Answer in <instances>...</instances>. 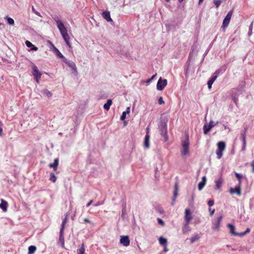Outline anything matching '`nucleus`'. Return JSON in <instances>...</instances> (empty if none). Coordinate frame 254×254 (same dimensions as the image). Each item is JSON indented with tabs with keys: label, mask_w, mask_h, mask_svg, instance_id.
I'll use <instances>...</instances> for the list:
<instances>
[{
	"label": "nucleus",
	"mask_w": 254,
	"mask_h": 254,
	"mask_svg": "<svg viewBox=\"0 0 254 254\" xmlns=\"http://www.w3.org/2000/svg\"><path fill=\"white\" fill-rule=\"evenodd\" d=\"M149 135L146 134L144 138V146L146 148H148L149 147Z\"/></svg>",
	"instance_id": "nucleus-23"
},
{
	"label": "nucleus",
	"mask_w": 254,
	"mask_h": 254,
	"mask_svg": "<svg viewBox=\"0 0 254 254\" xmlns=\"http://www.w3.org/2000/svg\"><path fill=\"white\" fill-rule=\"evenodd\" d=\"M178 185L176 183L175 185V190L174 191V195H173V199L172 202V204L173 205L175 200V199L177 197L178 195Z\"/></svg>",
	"instance_id": "nucleus-22"
},
{
	"label": "nucleus",
	"mask_w": 254,
	"mask_h": 254,
	"mask_svg": "<svg viewBox=\"0 0 254 254\" xmlns=\"http://www.w3.org/2000/svg\"><path fill=\"white\" fill-rule=\"evenodd\" d=\"M166 134H167V131L166 130H165V141H167L168 140V137L167 136H166Z\"/></svg>",
	"instance_id": "nucleus-54"
},
{
	"label": "nucleus",
	"mask_w": 254,
	"mask_h": 254,
	"mask_svg": "<svg viewBox=\"0 0 254 254\" xmlns=\"http://www.w3.org/2000/svg\"><path fill=\"white\" fill-rule=\"evenodd\" d=\"M112 104V101L111 99H108L106 104L104 105V108L105 110L108 111L110 109V106Z\"/></svg>",
	"instance_id": "nucleus-25"
},
{
	"label": "nucleus",
	"mask_w": 254,
	"mask_h": 254,
	"mask_svg": "<svg viewBox=\"0 0 254 254\" xmlns=\"http://www.w3.org/2000/svg\"><path fill=\"white\" fill-rule=\"evenodd\" d=\"M192 219V216L190 209L188 208L186 209L184 215V222L190 223Z\"/></svg>",
	"instance_id": "nucleus-7"
},
{
	"label": "nucleus",
	"mask_w": 254,
	"mask_h": 254,
	"mask_svg": "<svg viewBox=\"0 0 254 254\" xmlns=\"http://www.w3.org/2000/svg\"><path fill=\"white\" fill-rule=\"evenodd\" d=\"M158 210L161 214H162L164 212V210L161 207H159Z\"/></svg>",
	"instance_id": "nucleus-47"
},
{
	"label": "nucleus",
	"mask_w": 254,
	"mask_h": 254,
	"mask_svg": "<svg viewBox=\"0 0 254 254\" xmlns=\"http://www.w3.org/2000/svg\"><path fill=\"white\" fill-rule=\"evenodd\" d=\"M179 1L180 2H182V1H183V0H179Z\"/></svg>",
	"instance_id": "nucleus-62"
},
{
	"label": "nucleus",
	"mask_w": 254,
	"mask_h": 254,
	"mask_svg": "<svg viewBox=\"0 0 254 254\" xmlns=\"http://www.w3.org/2000/svg\"><path fill=\"white\" fill-rule=\"evenodd\" d=\"M67 215L64 217V218L63 219L62 225H61V228L60 230H64L65 225L67 222Z\"/></svg>",
	"instance_id": "nucleus-33"
},
{
	"label": "nucleus",
	"mask_w": 254,
	"mask_h": 254,
	"mask_svg": "<svg viewBox=\"0 0 254 254\" xmlns=\"http://www.w3.org/2000/svg\"><path fill=\"white\" fill-rule=\"evenodd\" d=\"M203 0H199V4L201 3Z\"/></svg>",
	"instance_id": "nucleus-58"
},
{
	"label": "nucleus",
	"mask_w": 254,
	"mask_h": 254,
	"mask_svg": "<svg viewBox=\"0 0 254 254\" xmlns=\"http://www.w3.org/2000/svg\"><path fill=\"white\" fill-rule=\"evenodd\" d=\"M158 222L159 224L161 225L162 226H164L165 223L160 218H157Z\"/></svg>",
	"instance_id": "nucleus-40"
},
{
	"label": "nucleus",
	"mask_w": 254,
	"mask_h": 254,
	"mask_svg": "<svg viewBox=\"0 0 254 254\" xmlns=\"http://www.w3.org/2000/svg\"><path fill=\"white\" fill-rule=\"evenodd\" d=\"M36 251V247L34 246H30L28 248V254H33Z\"/></svg>",
	"instance_id": "nucleus-28"
},
{
	"label": "nucleus",
	"mask_w": 254,
	"mask_h": 254,
	"mask_svg": "<svg viewBox=\"0 0 254 254\" xmlns=\"http://www.w3.org/2000/svg\"><path fill=\"white\" fill-rule=\"evenodd\" d=\"M235 175L236 178L239 181V184H238L240 185H241V184H242L241 179L243 178L242 175H240V174H239V173H238L237 172L235 173Z\"/></svg>",
	"instance_id": "nucleus-31"
},
{
	"label": "nucleus",
	"mask_w": 254,
	"mask_h": 254,
	"mask_svg": "<svg viewBox=\"0 0 254 254\" xmlns=\"http://www.w3.org/2000/svg\"><path fill=\"white\" fill-rule=\"evenodd\" d=\"M217 147L216 153L217 159H220L223 155V151L226 148V144L224 141H219L217 143Z\"/></svg>",
	"instance_id": "nucleus-2"
},
{
	"label": "nucleus",
	"mask_w": 254,
	"mask_h": 254,
	"mask_svg": "<svg viewBox=\"0 0 254 254\" xmlns=\"http://www.w3.org/2000/svg\"><path fill=\"white\" fill-rule=\"evenodd\" d=\"M85 248L84 243H82L80 249L77 250V254H84Z\"/></svg>",
	"instance_id": "nucleus-30"
},
{
	"label": "nucleus",
	"mask_w": 254,
	"mask_h": 254,
	"mask_svg": "<svg viewBox=\"0 0 254 254\" xmlns=\"http://www.w3.org/2000/svg\"><path fill=\"white\" fill-rule=\"evenodd\" d=\"M156 74L153 75L152 76V77L150 78V79H151V80H152L154 77L155 76H156Z\"/></svg>",
	"instance_id": "nucleus-57"
},
{
	"label": "nucleus",
	"mask_w": 254,
	"mask_h": 254,
	"mask_svg": "<svg viewBox=\"0 0 254 254\" xmlns=\"http://www.w3.org/2000/svg\"><path fill=\"white\" fill-rule=\"evenodd\" d=\"M199 239V237L198 235H193L190 239V243H193L194 242L197 241Z\"/></svg>",
	"instance_id": "nucleus-29"
},
{
	"label": "nucleus",
	"mask_w": 254,
	"mask_h": 254,
	"mask_svg": "<svg viewBox=\"0 0 254 254\" xmlns=\"http://www.w3.org/2000/svg\"><path fill=\"white\" fill-rule=\"evenodd\" d=\"M43 93L48 97H51L52 96V93L47 89L44 90Z\"/></svg>",
	"instance_id": "nucleus-34"
},
{
	"label": "nucleus",
	"mask_w": 254,
	"mask_h": 254,
	"mask_svg": "<svg viewBox=\"0 0 254 254\" xmlns=\"http://www.w3.org/2000/svg\"><path fill=\"white\" fill-rule=\"evenodd\" d=\"M251 165H252V172L253 173H254V161H253L252 163H251Z\"/></svg>",
	"instance_id": "nucleus-46"
},
{
	"label": "nucleus",
	"mask_w": 254,
	"mask_h": 254,
	"mask_svg": "<svg viewBox=\"0 0 254 254\" xmlns=\"http://www.w3.org/2000/svg\"><path fill=\"white\" fill-rule=\"evenodd\" d=\"M64 63H66L67 65L70 67L74 72L77 73V69L75 63L71 61H67L65 58L63 61Z\"/></svg>",
	"instance_id": "nucleus-8"
},
{
	"label": "nucleus",
	"mask_w": 254,
	"mask_h": 254,
	"mask_svg": "<svg viewBox=\"0 0 254 254\" xmlns=\"http://www.w3.org/2000/svg\"><path fill=\"white\" fill-rule=\"evenodd\" d=\"M216 79L217 75H212L211 78L208 80L207 82V85L209 89L211 88L212 84Z\"/></svg>",
	"instance_id": "nucleus-21"
},
{
	"label": "nucleus",
	"mask_w": 254,
	"mask_h": 254,
	"mask_svg": "<svg viewBox=\"0 0 254 254\" xmlns=\"http://www.w3.org/2000/svg\"><path fill=\"white\" fill-rule=\"evenodd\" d=\"M223 216L222 215H220L219 217L217 218V219L215 220L213 224L214 226V229L215 230H219V227L220 225L221 222L222 220Z\"/></svg>",
	"instance_id": "nucleus-11"
},
{
	"label": "nucleus",
	"mask_w": 254,
	"mask_h": 254,
	"mask_svg": "<svg viewBox=\"0 0 254 254\" xmlns=\"http://www.w3.org/2000/svg\"><path fill=\"white\" fill-rule=\"evenodd\" d=\"M227 227L230 229V233L232 235H235V236H240V233H236L235 231V227L234 225H233L232 224H228Z\"/></svg>",
	"instance_id": "nucleus-17"
},
{
	"label": "nucleus",
	"mask_w": 254,
	"mask_h": 254,
	"mask_svg": "<svg viewBox=\"0 0 254 254\" xmlns=\"http://www.w3.org/2000/svg\"><path fill=\"white\" fill-rule=\"evenodd\" d=\"M209 210L210 212V215L212 216L214 214V213L215 212V209H213L212 210H211V208H209Z\"/></svg>",
	"instance_id": "nucleus-48"
},
{
	"label": "nucleus",
	"mask_w": 254,
	"mask_h": 254,
	"mask_svg": "<svg viewBox=\"0 0 254 254\" xmlns=\"http://www.w3.org/2000/svg\"><path fill=\"white\" fill-rule=\"evenodd\" d=\"M7 21L8 23L10 25H13L14 23V21L12 18H10V17L7 18Z\"/></svg>",
	"instance_id": "nucleus-36"
},
{
	"label": "nucleus",
	"mask_w": 254,
	"mask_h": 254,
	"mask_svg": "<svg viewBox=\"0 0 254 254\" xmlns=\"http://www.w3.org/2000/svg\"><path fill=\"white\" fill-rule=\"evenodd\" d=\"M126 113H127V114H129V112H130V107H127V110L126 111H125Z\"/></svg>",
	"instance_id": "nucleus-51"
},
{
	"label": "nucleus",
	"mask_w": 254,
	"mask_h": 254,
	"mask_svg": "<svg viewBox=\"0 0 254 254\" xmlns=\"http://www.w3.org/2000/svg\"><path fill=\"white\" fill-rule=\"evenodd\" d=\"M164 251H165V252L167 251V248H166V247H164Z\"/></svg>",
	"instance_id": "nucleus-61"
},
{
	"label": "nucleus",
	"mask_w": 254,
	"mask_h": 254,
	"mask_svg": "<svg viewBox=\"0 0 254 254\" xmlns=\"http://www.w3.org/2000/svg\"><path fill=\"white\" fill-rule=\"evenodd\" d=\"M32 74L34 76V77L37 83H39L40 80L41 79L42 73L39 70L38 67L35 65H34L32 67Z\"/></svg>",
	"instance_id": "nucleus-4"
},
{
	"label": "nucleus",
	"mask_w": 254,
	"mask_h": 254,
	"mask_svg": "<svg viewBox=\"0 0 254 254\" xmlns=\"http://www.w3.org/2000/svg\"><path fill=\"white\" fill-rule=\"evenodd\" d=\"M64 231L63 230H60V236L59 238V243H61V246L63 248L64 247Z\"/></svg>",
	"instance_id": "nucleus-13"
},
{
	"label": "nucleus",
	"mask_w": 254,
	"mask_h": 254,
	"mask_svg": "<svg viewBox=\"0 0 254 254\" xmlns=\"http://www.w3.org/2000/svg\"><path fill=\"white\" fill-rule=\"evenodd\" d=\"M48 43H49L50 46H52L53 48L55 47L54 45L50 41H48Z\"/></svg>",
	"instance_id": "nucleus-52"
},
{
	"label": "nucleus",
	"mask_w": 254,
	"mask_h": 254,
	"mask_svg": "<svg viewBox=\"0 0 254 254\" xmlns=\"http://www.w3.org/2000/svg\"><path fill=\"white\" fill-rule=\"evenodd\" d=\"M234 90H235V89H232V92H234Z\"/></svg>",
	"instance_id": "nucleus-63"
},
{
	"label": "nucleus",
	"mask_w": 254,
	"mask_h": 254,
	"mask_svg": "<svg viewBox=\"0 0 254 254\" xmlns=\"http://www.w3.org/2000/svg\"><path fill=\"white\" fill-rule=\"evenodd\" d=\"M221 70L218 69L215 71V72L213 73V75H217V77L218 76V75L220 73Z\"/></svg>",
	"instance_id": "nucleus-43"
},
{
	"label": "nucleus",
	"mask_w": 254,
	"mask_h": 254,
	"mask_svg": "<svg viewBox=\"0 0 254 254\" xmlns=\"http://www.w3.org/2000/svg\"><path fill=\"white\" fill-rule=\"evenodd\" d=\"M54 50L55 51L57 56L60 58L63 59V60L65 58L56 47H54Z\"/></svg>",
	"instance_id": "nucleus-26"
},
{
	"label": "nucleus",
	"mask_w": 254,
	"mask_h": 254,
	"mask_svg": "<svg viewBox=\"0 0 254 254\" xmlns=\"http://www.w3.org/2000/svg\"><path fill=\"white\" fill-rule=\"evenodd\" d=\"M233 12V10H230V11L228 12L227 15L224 18L223 21L222 25V28L225 29L228 26L229 23L230 21L231 18L232 17Z\"/></svg>",
	"instance_id": "nucleus-5"
},
{
	"label": "nucleus",
	"mask_w": 254,
	"mask_h": 254,
	"mask_svg": "<svg viewBox=\"0 0 254 254\" xmlns=\"http://www.w3.org/2000/svg\"><path fill=\"white\" fill-rule=\"evenodd\" d=\"M8 203L6 201L3 199H1V203H0V208L4 211L6 212L7 210Z\"/></svg>",
	"instance_id": "nucleus-16"
},
{
	"label": "nucleus",
	"mask_w": 254,
	"mask_h": 254,
	"mask_svg": "<svg viewBox=\"0 0 254 254\" xmlns=\"http://www.w3.org/2000/svg\"><path fill=\"white\" fill-rule=\"evenodd\" d=\"M31 50L36 51L38 50V48L34 45L31 48Z\"/></svg>",
	"instance_id": "nucleus-45"
},
{
	"label": "nucleus",
	"mask_w": 254,
	"mask_h": 254,
	"mask_svg": "<svg viewBox=\"0 0 254 254\" xmlns=\"http://www.w3.org/2000/svg\"><path fill=\"white\" fill-rule=\"evenodd\" d=\"M120 242L124 246H128L129 245L130 241L128 236H122L120 239Z\"/></svg>",
	"instance_id": "nucleus-12"
},
{
	"label": "nucleus",
	"mask_w": 254,
	"mask_h": 254,
	"mask_svg": "<svg viewBox=\"0 0 254 254\" xmlns=\"http://www.w3.org/2000/svg\"><path fill=\"white\" fill-rule=\"evenodd\" d=\"M158 103L160 104V105H162V104H164V101H163V98L162 97H160L159 99H158Z\"/></svg>",
	"instance_id": "nucleus-41"
},
{
	"label": "nucleus",
	"mask_w": 254,
	"mask_h": 254,
	"mask_svg": "<svg viewBox=\"0 0 254 254\" xmlns=\"http://www.w3.org/2000/svg\"><path fill=\"white\" fill-rule=\"evenodd\" d=\"M54 20L56 21L58 28H59L64 41L69 48H71V44L69 42L70 37L67 33V31L64 23L60 19L58 16L53 17Z\"/></svg>",
	"instance_id": "nucleus-1"
},
{
	"label": "nucleus",
	"mask_w": 254,
	"mask_h": 254,
	"mask_svg": "<svg viewBox=\"0 0 254 254\" xmlns=\"http://www.w3.org/2000/svg\"><path fill=\"white\" fill-rule=\"evenodd\" d=\"M206 182V177L205 176L203 177L202 178V181L198 184V189L199 190H201L204 187Z\"/></svg>",
	"instance_id": "nucleus-19"
},
{
	"label": "nucleus",
	"mask_w": 254,
	"mask_h": 254,
	"mask_svg": "<svg viewBox=\"0 0 254 254\" xmlns=\"http://www.w3.org/2000/svg\"><path fill=\"white\" fill-rule=\"evenodd\" d=\"M103 17L106 19L108 22L113 21L110 16V13L109 11H103L102 14Z\"/></svg>",
	"instance_id": "nucleus-15"
},
{
	"label": "nucleus",
	"mask_w": 254,
	"mask_h": 254,
	"mask_svg": "<svg viewBox=\"0 0 254 254\" xmlns=\"http://www.w3.org/2000/svg\"><path fill=\"white\" fill-rule=\"evenodd\" d=\"M146 134H148V132H149V127H147L146 129Z\"/></svg>",
	"instance_id": "nucleus-55"
},
{
	"label": "nucleus",
	"mask_w": 254,
	"mask_h": 254,
	"mask_svg": "<svg viewBox=\"0 0 254 254\" xmlns=\"http://www.w3.org/2000/svg\"><path fill=\"white\" fill-rule=\"evenodd\" d=\"M102 204V203H101L100 202H97V203L95 204H94V206H99V205H101V204Z\"/></svg>",
	"instance_id": "nucleus-53"
},
{
	"label": "nucleus",
	"mask_w": 254,
	"mask_h": 254,
	"mask_svg": "<svg viewBox=\"0 0 254 254\" xmlns=\"http://www.w3.org/2000/svg\"><path fill=\"white\" fill-rule=\"evenodd\" d=\"M83 221L84 222H86V223H90V221L89 220V219L87 218H84Z\"/></svg>",
	"instance_id": "nucleus-49"
},
{
	"label": "nucleus",
	"mask_w": 254,
	"mask_h": 254,
	"mask_svg": "<svg viewBox=\"0 0 254 254\" xmlns=\"http://www.w3.org/2000/svg\"><path fill=\"white\" fill-rule=\"evenodd\" d=\"M167 84V80L165 79H162V78L160 77L157 83V89L160 91L163 90Z\"/></svg>",
	"instance_id": "nucleus-6"
},
{
	"label": "nucleus",
	"mask_w": 254,
	"mask_h": 254,
	"mask_svg": "<svg viewBox=\"0 0 254 254\" xmlns=\"http://www.w3.org/2000/svg\"><path fill=\"white\" fill-rule=\"evenodd\" d=\"M252 24L250 26V30H252Z\"/></svg>",
	"instance_id": "nucleus-59"
},
{
	"label": "nucleus",
	"mask_w": 254,
	"mask_h": 254,
	"mask_svg": "<svg viewBox=\"0 0 254 254\" xmlns=\"http://www.w3.org/2000/svg\"><path fill=\"white\" fill-rule=\"evenodd\" d=\"M58 165H59V159L56 158L54 160V161L53 163H51L49 165V166L50 168H53L54 171H56Z\"/></svg>",
	"instance_id": "nucleus-18"
},
{
	"label": "nucleus",
	"mask_w": 254,
	"mask_h": 254,
	"mask_svg": "<svg viewBox=\"0 0 254 254\" xmlns=\"http://www.w3.org/2000/svg\"><path fill=\"white\" fill-rule=\"evenodd\" d=\"M223 183V180L222 178H219L218 180L215 181V189L218 190L219 189Z\"/></svg>",
	"instance_id": "nucleus-24"
},
{
	"label": "nucleus",
	"mask_w": 254,
	"mask_h": 254,
	"mask_svg": "<svg viewBox=\"0 0 254 254\" xmlns=\"http://www.w3.org/2000/svg\"><path fill=\"white\" fill-rule=\"evenodd\" d=\"M189 224L190 223L184 222L182 227V232L184 234H186L190 231V228L189 226Z\"/></svg>",
	"instance_id": "nucleus-14"
},
{
	"label": "nucleus",
	"mask_w": 254,
	"mask_h": 254,
	"mask_svg": "<svg viewBox=\"0 0 254 254\" xmlns=\"http://www.w3.org/2000/svg\"><path fill=\"white\" fill-rule=\"evenodd\" d=\"M49 180L53 183H55L57 181V177L54 173H51Z\"/></svg>",
	"instance_id": "nucleus-32"
},
{
	"label": "nucleus",
	"mask_w": 254,
	"mask_h": 254,
	"mask_svg": "<svg viewBox=\"0 0 254 254\" xmlns=\"http://www.w3.org/2000/svg\"><path fill=\"white\" fill-rule=\"evenodd\" d=\"M250 232V229L248 228L245 232L240 233V236H243L247 234V233H249Z\"/></svg>",
	"instance_id": "nucleus-38"
},
{
	"label": "nucleus",
	"mask_w": 254,
	"mask_h": 254,
	"mask_svg": "<svg viewBox=\"0 0 254 254\" xmlns=\"http://www.w3.org/2000/svg\"><path fill=\"white\" fill-rule=\"evenodd\" d=\"M247 128L246 127L245 128V130H244V133H242L241 134V136L242 137V140H243V150H244L245 147H246V132L247 131Z\"/></svg>",
	"instance_id": "nucleus-20"
},
{
	"label": "nucleus",
	"mask_w": 254,
	"mask_h": 254,
	"mask_svg": "<svg viewBox=\"0 0 254 254\" xmlns=\"http://www.w3.org/2000/svg\"><path fill=\"white\" fill-rule=\"evenodd\" d=\"M93 200H90L86 205V207H89L91 204L93 202Z\"/></svg>",
	"instance_id": "nucleus-50"
},
{
	"label": "nucleus",
	"mask_w": 254,
	"mask_h": 254,
	"mask_svg": "<svg viewBox=\"0 0 254 254\" xmlns=\"http://www.w3.org/2000/svg\"><path fill=\"white\" fill-rule=\"evenodd\" d=\"M222 2V1L221 0H214L213 1L214 4L216 5V8H218L220 6Z\"/></svg>",
	"instance_id": "nucleus-35"
},
{
	"label": "nucleus",
	"mask_w": 254,
	"mask_h": 254,
	"mask_svg": "<svg viewBox=\"0 0 254 254\" xmlns=\"http://www.w3.org/2000/svg\"><path fill=\"white\" fill-rule=\"evenodd\" d=\"M32 10L37 15H38L39 16L40 15V13L38 12V11H37L35 8H34V7L33 6L32 7Z\"/></svg>",
	"instance_id": "nucleus-44"
},
{
	"label": "nucleus",
	"mask_w": 254,
	"mask_h": 254,
	"mask_svg": "<svg viewBox=\"0 0 254 254\" xmlns=\"http://www.w3.org/2000/svg\"><path fill=\"white\" fill-rule=\"evenodd\" d=\"M214 202L213 200H209L208 202H207V204L210 207V206H212V205H214Z\"/></svg>",
	"instance_id": "nucleus-42"
},
{
	"label": "nucleus",
	"mask_w": 254,
	"mask_h": 254,
	"mask_svg": "<svg viewBox=\"0 0 254 254\" xmlns=\"http://www.w3.org/2000/svg\"><path fill=\"white\" fill-rule=\"evenodd\" d=\"M182 148L181 150V154L182 156H186L189 154V145L190 142L188 138L182 141Z\"/></svg>",
	"instance_id": "nucleus-3"
},
{
	"label": "nucleus",
	"mask_w": 254,
	"mask_h": 254,
	"mask_svg": "<svg viewBox=\"0 0 254 254\" xmlns=\"http://www.w3.org/2000/svg\"><path fill=\"white\" fill-rule=\"evenodd\" d=\"M241 185L238 184V186L235 188H231L230 189V192L231 194L236 193L238 195H241Z\"/></svg>",
	"instance_id": "nucleus-10"
},
{
	"label": "nucleus",
	"mask_w": 254,
	"mask_h": 254,
	"mask_svg": "<svg viewBox=\"0 0 254 254\" xmlns=\"http://www.w3.org/2000/svg\"><path fill=\"white\" fill-rule=\"evenodd\" d=\"M127 113H126L125 112H123V113H122V116H121V118H120V119L121 121H124L125 120V119L126 118V115H127Z\"/></svg>",
	"instance_id": "nucleus-37"
},
{
	"label": "nucleus",
	"mask_w": 254,
	"mask_h": 254,
	"mask_svg": "<svg viewBox=\"0 0 254 254\" xmlns=\"http://www.w3.org/2000/svg\"><path fill=\"white\" fill-rule=\"evenodd\" d=\"M160 244L164 247H166L167 243V239L162 237H160L159 239Z\"/></svg>",
	"instance_id": "nucleus-27"
},
{
	"label": "nucleus",
	"mask_w": 254,
	"mask_h": 254,
	"mask_svg": "<svg viewBox=\"0 0 254 254\" xmlns=\"http://www.w3.org/2000/svg\"><path fill=\"white\" fill-rule=\"evenodd\" d=\"M25 44L27 46V47L29 48H32L34 45H33L30 41H26Z\"/></svg>",
	"instance_id": "nucleus-39"
},
{
	"label": "nucleus",
	"mask_w": 254,
	"mask_h": 254,
	"mask_svg": "<svg viewBox=\"0 0 254 254\" xmlns=\"http://www.w3.org/2000/svg\"><path fill=\"white\" fill-rule=\"evenodd\" d=\"M214 126L213 121H210L209 124H205L203 126L204 133L207 134Z\"/></svg>",
	"instance_id": "nucleus-9"
},
{
	"label": "nucleus",
	"mask_w": 254,
	"mask_h": 254,
	"mask_svg": "<svg viewBox=\"0 0 254 254\" xmlns=\"http://www.w3.org/2000/svg\"><path fill=\"white\" fill-rule=\"evenodd\" d=\"M237 98H236L235 96H234V97H233V100H234V101L235 103H236V102H237Z\"/></svg>",
	"instance_id": "nucleus-56"
},
{
	"label": "nucleus",
	"mask_w": 254,
	"mask_h": 254,
	"mask_svg": "<svg viewBox=\"0 0 254 254\" xmlns=\"http://www.w3.org/2000/svg\"><path fill=\"white\" fill-rule=\"evenodd\" d=\"M151 80H151V79H150H150H148V80L147 81V82H150Z\"/></svg>",
	"instance_id": "nucleus-60"
}]
</instances>
